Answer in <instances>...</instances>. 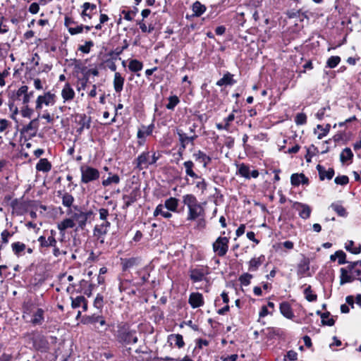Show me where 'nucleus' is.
I'll return each mask as SVG.
<instances>
[{"label":"nucleus","instance_id":"nucleus-58","mask_svg":"<svg viewBox=\"0 0 361 361\" xmlns=\"http://www.w3.org/2000/svg\"><path fill=\"white\" fill-rule=\"evenodd\" d=\"M8 107L11 111H12L11 118L16 120V115L18 113V107L14 105L13 101H10L8 102Z\"/></svg>","mask_w":361,"mask_h":361},{"label":"nucleus","instance_id":"nucleus-38","mask_svg":"<svg viewBox=\"0 0 361 361\" xmlns=\"http://www.w3.org/2000/svg\"><path fill=\"white\" fill-rule=\"evenodd\" d=\"M332 209L336 212L338 216L345 217L347 216V212L345 209L338 203H332L331 204Z\"/></svg>","mask_w":361,"mask_h":361},{"label":"nucleus","instance_id":"nucleus-1","mask_svg":"<svg viewBox=\"0 0 361 361\" xmlns=\"http://www.w3.org/2000/svg\"><path fill=\"white\" fill-rule=\"evenodd\" d=\"M183 203L187 206L188 209V221H195L199 218H204V209L202 205L198 202L194 195L188 194L184 195L183 197Z\"/></svg>","mask_w":361,"mask_h":361},{"label":"nucleus","instance_id":"nucleus-24","mask_svg":"<svg viewBox=\"0 0 361 361\" xmlns=\"http://www.w3.org/2000/svg\"><path fill=\"white\" fill-rule=\"evenodd\" d=\"M233 75L229 72L225 73L222 78L216 82L217 86H223V85H232L235 83V80L233 78Z\"/></svg>","mask_w":361,"mask_h":361},{"label":"nucleus","instance_id":"nucleus-51","mask_svg":"<svg viewBox=\"0 0 361 361\" xmlns=\"http://www.w3.org/2000/svg\"><path fill=\"white\" fill-rule=\"evenodd\" d=\"M295 122L297 125H303L307 122V116L303 113L298 114L295 118Z\"/></svg>","mask_w":361,"mask_h":361},{"label":"nucleus","instance_id":"nucleus-41","mask_svg":"<svg viewBox=\"0 0 361 361\" xmlns=\"http://www.w3.org/2000/svg\"><path fill=\"white\" fill-rule=\"evenodd\" d=\"M123 200L125 202L123 208L126 209L136 201V197L135 195L133 194L129 195H123Z\"/></svg>","mask_w":361,"mask_h":361},{"label":"nucleus","instance_id":"nucleus-6","mask_svg":"<svg viewBox=\"0 0 361 361\" xmlns=\"http://www.w3.org/2000/svg\"><path fill=\"white\" fill-rule=\"evenodd\" d=\"M109 231V228L102 226L100 225H96L93 229V237L95 238L96 245L101 246L105 243V237Z\"/></svg>","mask_w":361,"mask_h":361},{"label":"nucleus","instance_id":"nucleus-47","mask_svg":"<svg viewBox=\"0 0 361 361\" xmlns=\"http://www.w3.org/2000/svg\"><path fill=\"white\" fill-rule=\"evenodd\" d=\"M120 181V178L118 175H114L111 177H109L106 180H104L102 181V185L104 186H108L111 185V183H116L118 184Z\"/></svg>","mask_w":361,"mask_h":361},{"label":"nucleus","instance_id":"nucleus-19","mask_svg":"<svg viewBox=\"0 0 361 361\" xmlns=\"http://www.w3.org/2000/svg\"><path fill=\"white\" fill-rule=\"evenodd\" d=\"M125 79L121 76V73L116 72L114 78V88L118 93L121 92L123 87Z\"/></svg>","mask_w":361,"mask_h":361},{"label":"nucleus","instance_id":"nucleus-26","mask_svg":"<svg viewBox=\"0 0 361 361\" xmlns=\"http://www.w3.org/2000/svg\"><path fill=\"white\" fill-rule=\"evenodd\" d=\"M38 242L42 247H49L54 246V244L56 243V240L53 235H50L47 238L42 235L38 238Z\"/></svg>","mask_w":361,"mask_h":361},{"label":"nucleus","instance_id":"nucleus-8","mask_svg":"<svg viewBox=\"0 0 361 361\" xmlns=\"http://www.w3.org/2000/svg\"><path fill=\"white\" fill-rule=\"evenodd\" d=\"M55 98L56 95L50 92H47L43 95L38 96L36 100V109H41L42 104H45L47 106L54 104L55 103Z\"/></svg>","mask_w":361,"mask_h":361},{"label":"nucleus","instance_id":"nucleus-56","mask_svg":"<svg viewBox=\"0 0 361 361\" xmlns=\"http://www.w3.org/2000/svg\"><path fill=\"white\" fill-rule=\"evenodd\" d=\"M12 236V233H11L8 230H4L1 233V243L7 244L8 243V238Z\"/></svg>","mask_w":361,"mask_h":361},{"label":"nucleus","instance_id":"nucleus-44","mask_svg":"<svg viewBox=\"0 0 361 361\" xmlns=\"http://www.w3.org/2000/svg\"><path fill=\"white\" fill-rule=\"evenodd\" d=\"M171 340H172L175 345H177L179 348L183 347L185 345L183 336L180 334L171 335Z\"/></svg>","mask_w":361,"mask_h":361},{"label":"nucleus","instance_id":"nucleus-42","mask_svg":"<svg viewBox=\"0 0 361 361\" xmlns=\"http://www.w3.org/2000/svg\"><path fill=\"white\" fill-rule=\"evenodd\" d=\"M180 102L178 97L176 95H173L169 97V103L166 107L169 110H173L176 106Z\"/></svg>","mask_w":361,"mask_h":361},{"label":"nucleus","instance_id":"nucleus-7","mask_svg":"<svg viewBox=\"0 0 361 361\" xmlns=\"http://www.w3.org/2000/svg\"><path fill=\"white\" fill-rule=\"evenodd\" d=\"M135 167L140 170L147 169L150 164V155L147 151L142 152L137 159H135Z\"/></svg>","mask_w":361,"mask_h":361},{"label":"nucleus","instance_id":"nucleus-11","mask_svg":"<svg viewBox=\"0 0 361 361\" xmlns=\"http://www.w3.org/2000/svg\"><path fill=\"white\" fill-rule=\"evenodd\" d=\"M293 207L298 211L300 218L307 219L310 216L312 209L309 205L295 202L293 203Z\"/></svg>","mask_w":361,"mask_h":361},{"label":"nucleus","instance_id":"nucleus-31","mask_svg":"<svg viewBox=\"0 0 361 361\" xmlns=\"http://www.w3.org/2000/svg\"><path fill=\"white\" fill-rule=\"evenodd\" d=\"M264 257L263 255L257 258H252L249 262V270L251 271H256L259 267L262 264Z\"/></svg>","mask_w":361,"mask_h":361},{"label":"nucleus","instance_id":"nucleus-53","mask_svg":"<svg viewBox=\"0 0 361 361\" xmlns=\"http://www.w3.org/2000/svg\"><path fill=\"white\" fill-rule=\"evenodd\" d=\"M334 182L338 185H345L349 182V178L347 176H339L334 179Z\"/></svg>","mask_w":361,"mask_h":361},{"label":"nucleus","instance_id":"nucleus-61","mask_svg":"<svg viewBox=\"0 0 361 361\" xmlns=\"http://www.w3.org/2000/svg\"><path fill=\"white\" fill-rule=\"evenodd\" d=\"M51 247H53V255L56 257H59L61 255H66V251H63V250H61L60 248L57 246V243L54 244V246H51Z\"/></svg>","mask_w":361,"mask_h":361},{"label":"nucleus","instance_id":"nucleus-18","mask_svg":"<svg viewBox=\"0 0 361 361\" xmlns=\"http://www.w3.org/2000/svg\"><path fill=\"white\" fill-rule=\"evenodd\" d=\"M290 182L293 185L298 186L300 184H307L308 178L303 173H293L290 177Z\"/></svg>","mask_w":361,"mask_h":361},{"label":"nucleus","instance_id":"nucleus-39","mask_svg":"<svg viewBox=\"0 0 361 361\" xmlns=\"http://www.w3.org/2000/svg\"><path fill=\"white\" fill-rule=\"evenodd\" d=\"M11 247L15 255H20V254L25 250L26 246L23 243L16 242L11 245Z\"/></svg>","mask_w":361,"mask_h":361},{"label":"nucleus","instance_id":"nucleus-33","mask_svg":"<svg viewBox=\"0 0 361 361\" xmlns=\"http://www.w3.org/2000/svg\"><path fill=\"white\" fill-rule=\"evenodd\" d=\"M206 11V6L202 4L200 1H197L192 4V11L194 13V16H200L202 15Z\"/></svg>","mask_w":361,"mask_h":361},{"label":"nucleus","instance_id":"nucleus-45","mask_svg":"<svg viewBox=\"0 0 361 361\" xmlns=\"http://www.w3.org/2000/svg\"><path fill=\"white\" fill-rule=\"evenodd\" d=\"M341 61V58L338 56H331L326 62L327 66L330 68H335Z\"/></svg>","mask_w":361,"mask_h":361},{"label":"nucleus","instance_id":"nucleus-25","mask_svg":"<svg viewBox=\"0 0 361 361\" xmlns=\"http://www.w3.org/2000/svg\"><path fill=\"white\" fill-rule=\"evenodd\" d=\"M193 157L197 161H200L203 163V167L206 168L209 163L212 161L210 157L207 156L205 153L201 150L197 151L193 154Z\"/></svg>","mask_w":361,"mask_h":361},{"label":"nucleus","instance_id":"nucleus-62","mask_svg":"<svg viewBox=\"0 0 361 361\" xmlns=\"http://www.w3.org/2000/svg\"><path fill=\"white\" fill-rule=\"evenodd\" d=\"M196 188L201 190L202 192H204L207 190V183L204 178H201V180L196 183Z\"/></svg>","mask_w":361,"mask_h":361},{"label":"nucleus","instance_id":"nucleus-10","mask_svg":"<svg viewBox=\"0 0 361 361\" xmlns=\"http://www.w3.org/2000/svg\"><path fill=\"white\" fill-rule=\"evenodd\" d=\"M237 174L247 179H250L251 177L256 178L259 176V171L253 170L250 172L249 166L241 164L238 166Z\"/></svg>","mask_w":361,"mask_h":361},{"label":"nucleus","instance_id":"nucleus-35","mask_svg":"<svg viewBox=\"0 0 361 361\" xmlns=\"http://www.w3.org/2000/svg\"><path fill=\"white\" fill-rule=\"evenodd\" d=\"M143 68V64L141 61L137 59H132L128 64V68L132 72H138Z\"/></svg>","mask_w":361,"mask_h":361},{"label":"nucleus","instance_id":"nucleus-63","mask_svg":"<svg viewBox=\"0 0 361 361\" xmlns=\"http://www.w3.org/2000/svg\"><path fill=\"white\" fill-rule=\"evenodd\" d=\"M83 29H84V26L81 25H78L75 27H69L68 31L71 35H76V34L82 32Z\"/></svg>","mask_w":361,"mask_h":361},{"label":"nucleus","instance_id":"nucleus-12","mask_svg":"<svg viewBox=\"0 0 361 361\" xmlns=\"http://www.w3.org/2000/svg\"><path fill=\"white\" fill-rule=\"evenodd\" d=\"M309 270L310 259L303 255L297 266V274L299 276L302 277L308 272Z\"/></svg>","mask_w":361,"mask_h":361},{"label":"nucleus","instance_id":"nucleus-46","mask_svg":"<svg viewBox=\"0 0 361 361\" xmlns=\"http://www.w3.org/2000/svg\"><path fill=\"white\" fill-rule=\"evenodd\" d=\"M71 306L74 309L79 307L81 305H82V302H84L85 301V297L82 295L78 296L75 298L71 297Z\"/></svg>","mask_w":361,"mask_h":361},{"label":"nucleus","instance_id":"nucleus-30","mask_svg":"<svg viewBox=\"0 0 361 361\" xmlns=\"http://www.w3.org/2000/svg\"><path fill=\"white\" fill-rule=\"evenodd\" d=\"M51 169V164L47 159H41L36 165V169L39 171L48 172Z\"/></svg>","mask_w":361,"mask_h":361},{"label":"nucleus","instance_id":"nucleus-28","mask_svg":"<svg viewBox=\"0 0 361 361\" xmlns=\"http://www.w3.org/2000/svg\"><path fill=\"white\" fill-rule=\"evenodd\" d=\"M183 166L185 169V173L187 176L192 178H201L194 171L195 166L194 163L192 161H186L183 163Z\"/></svg>","mask_w":361,"mask_h":361},{"label":"nucleus","instance_id":"nucleus-20","mask_svg":"<svg viewBox=\"0 0 361 361\" xmlns=\"http://www.w3.org/2000/svg\"><path fill=\"white\" fill-rule=\"evenodd\" d=\"M75 226V223L74 222L72 216H71L70 218H66L60 223H59L57 225V228L61 232H62L68 228H73Z\"/></svg>","mask_w":361,"mask_h":361},{"label":"nucleus","instance_id":"nucleus-3","mask_svg":"<svg viewBox=\"0 0 361 361\" xmlns=\"http://www.w3.org/2000/svg\"><path fill=\"white\" fill-rule=\"evenodd\" d=\"M75 212H73L71 209L67 212L68 215H71L74 222L78 224V226L80 229H84L86 226L87 220L93 215V212L90 210L87 212H82L78 207H75Z\"/></svg>","mask_w":361,"mask_h":361},{"label":"nucleus","instance_id":"nucleus-57","mask_svg":"<svg viewBox=\"0 0 361 361\" xmlns=\"http://www.w3.org/2000/svg\"><path fill=\"white\" fill-rule=\"evenodd\" d=\"M28 87L26 85L21 86L16 92V94H13L16 97V99H20V97L23 96L24 97L25 94L27 91Z\"/></svg>","mask_w":361,"mask_h":361},{"label":"nucleus","instance_id":"nucleus-34","mask_svg":"<svg viewBox=\"0 0 361 361\" xmlns=\"http://www.w3.org/2000/svg\"><path fill=\"white\" fill-rule=\"evenodd\" d=\"M353 158V153L350 148L345 147L340 154V160L342 163L352 160Z\"/></svg>","mask_w":361,"mask_h":361},{"label":"nucleus","instance_id":"nucleus-60","mask_svg":"<svg viewBox=\"0 0 361 361\" xmlns=\"http://www.w3.org/2000/svg\"><path fill=\"white\" fill-rule=\"evenodd\" d=\"M330 127L331 126L329 124H327L325 128H323L321 125H317V128L322 131V133L318 135V139H322L324 137L329 133Z\"/></svg>","mask_w":361,"mask_h":361},{"label":"nucleus","instance_id":"nucleus-43","mask_svg":"<svg viewBox=\"0 0 361 361\" xmlns=\"http://www.w3.org/2000/svg\"><path fill=\"white\" fill-rule=\"evenodd\" d=\"M304 294L305 295V298L309 302H313L315 301L317 298V296L316 294L312 293V290L311 289V286H308L304 290Z\"/></svg>","mask_w":361,"mask_h":361},{"label":"nucleus","instance_id":"nucleus-17","mask_svg":"<svg viewBox=\"0 0 361 361\" xmlns=\"http://www.w3.org/2000/svg\"><path fill=\"white\" fill-rule=\"evenodd\" d=\"M317 169L319 175V178L322 180H324V178L331 180L334 176V170L332 168H329L328 171H326L324 166L318 164L317 166Z\"/></svg>","mask_w":361,"mask_h":361},{"label":"nucleus","instance_id":"nucleus-36","mask_svg":"<svg viewBox=\"0 0 361 361\" xmlns=\"http://www.w3.org/2000/svg\"><path fill=\"white\" fill-rule=\"evenodd\" d=\"M164 207H165L164 205L161 204H159L154 212V216H157L158 215H161L163 217L166 219L171 217L172 214L169 211L164 210Z\"/></svg>","mask_w":361,"mask_h":361},{"label":"nucleus","instance_id":"nucleus-27","mask_svg":"<svg viewBox=\"0 0 361 361\" xmlns=\"http://www.w3.org/2000/svg\"><path fill=\"white\" fill-rule=\"evenodd\" d=\"M154 129V125L151 124L148 126H142L137 131V137L139 139H145L147 135H150L152 133Z\"/></svg>","mask_w":361,"mask_h":361},{"label":"nucleus","instance_id":"nucleus-21","mask_svg":"<svg viewBox=\"0 0 361 361\" xmlns=\"http://www.w3.org/2000/svg\"><path fill=\"white\" fill-rule=\"evenodd\" d=\"M79 118L80 120L78 121V123L80 127L78 129L77 131L79 133H81L84 128L88 129L90 128L91 118L87 116L85 114H80Z\"/></svg>","mask_w":361,"mask_h":361},{"label":"nucleus","instance_id":"nucleus-29","mask_svg":"<svg viewBox=\"0 0 361 361\" xmlns=\"http://www.w3.org/2000/svg\"><path fill=\"white\" fill-rule=\"evenodd\" d=\"M59 196L61 195L62 204L66 207H71L74 202V197L68 192L62 193L61 191H58Z\"/></svg>","mask_w":361,"mask_h":361},{"label":"nucleus","instance_id":"nucleus-4","mask_svg":"<svg viewBox=\"0 0 361 361\" xmlns=\"http://www.w3.org/2000/svg\"><path fill=\"white\" fill-rule=\"evenodd\" d=\"M81 181L84 183L97 180L99 178V172L97 169L89 166L80 167Z\"/></svg>","mask_w":361,"mask_h":361},{"label":"nucleus","instance_id":"nucleus-48","mask_svg":"<svg viewBox=\"0 0 361 361\" xmlns=\"http://www.w3.org/2000/svg\"><path fill=\"white\" fill-rule=\"evenodd\" d=\"M252 278V275L245 273L241 275L239 278L240 283L243 286H248L250 283V280Z\"/></svg>","mask_w":361,"mask_h":361},{"label":"nucleus","instance_id":"nucleus-37","mask_svg":"<svg viewBox=\"0 0 361 361\" xmlns=\"http://www.w3.org/2000/svg\"><path fill=\"white\" fill-rule=\"evenodd\" d=\"M177 135H178V140L180 143V149L184 150L186 147V145L188 142L187 135L181 130H176Z\"/></svg>","mask_w":361,"mask_h":361},{"label":"nucleus","instance_id":"nucleus-59","mask_svg":"<svg viewBox=\"0 0 361 361\" xmlns=\"http://www.w3.org/2000/svg\"><path fill=\"white\" fill-rule=\"evenodd\" d=\"M327 111H330V106H326L325 107H323L322 109H320L317 113L316 114V117L317 118H318L319 120H322L326 114V112Z\"/></svg>","mask_w":361,"mask_h":361},{"label":"nucleus","instance_id":"nucleus-16","mask_svg":"<svg viewBox=\"0 0 361 361\" xmlns=\"http://www.w3.org/2000/svg\"><path fill=\"white\" fill-rule=\"evenodd\" d=\"M121 264L122 265V269L123 271H126L134 266H137L139 264L140 259L138 257H131L128 259H121Z\"/></svg>","mask_w":361,"mask_h":361},{"label":"nucleus","instance_id":"nucleus-5","mask_svg":"<svg viewBox=\"0 0 361 361\" xmlns=\"http://www.w3.org/2000/svg\"><path fill=\"white\" fill-rule=\"evenodd\" d=\"M228 243L227 237H219L212 245L214 252L219 257L225 256L228 250Z\"/></svg>","mask_w":361,"mask_h":361},{"label":"nucleus","instance_id":"nucleus-55","mask_svg":"<svg viewBox=\"0 0 361 361\" xmlns=\"http://www.w3.org/2000/svg\"><path fill=\"white\" fill-rule=\"evenodd\" d=\"M336 257L338 258V262L339 264H344L347 263L345 260L346 255L342 250H338L336 252Z\"/></svg>","mask_w":361,"mask_h":361},{"label":"nucleus","instance_id":"nucleus-13","mask_svg":"<svg viewBox=\"0 0 361 361\" xmlns=\"http://www.w3.org/2000/svg\"><path fill=\"white\" fill-rule=\"evenodd\" d=\"M188 302L192 308H197L202 306L204 305L202 294L200 293H192L190 295Z\"/></svg>","mask_w":361,"mask_h":361},{"label":"nucleus","instance_id":"nucleus-23","mask_svg":"<svg viewBox=\"0 0 361 361\" xmlns=\"http://www.w3.org/2000/svg\"><path fill=\"white\" fill-rule=\"evenodd\" d=\"M355 280V276L353 273L348 274V271L345 268L341 269L340 284L343 285L346 283H350Z\"/></svg>","mask_w":361,"mask_h":361},{"label":"nucleus","instance_id":"nucleus-52","mask_svg":"<svg viewBox=\"0 0 361 361\" xmlns=\"http://www.w3.org/2000/svg\"><path fill=\"white\" fill-rule=\"evenodd\" d=\"M137 25L140 26V30L142 32L151 33L154 30V27L151 25L147 27L145 23L143 22V20L139 21Z\"/></svg>","mask_w":361,"mask_h":361},{"label":"nucleus","instance_id":"nucleus-50","mask_svg":"<svg viewBox=\"0 0 361 361\" xmlns=\"http://www.w3.org/2000/svg\"><path fill=\"white\" fill-rule=\"evenodd\" d=\"M354 243L350 240L345 245V249L353 254H358L360 252V247H353Z\"/></svg>","mask_w":361,"mask_h":361},{"label":"nucleus","instance_id":"nucleus-22","mask_svg":"<svg viewBox=\"0 0 361 361\" xmlns=\"http://www.w3.org/2000/svg\"><path fill=\"white\" fill-rule=\"evenodd\" d=\"M280 312L288 319H292L294 317L290 305L288 302H283L280 304Z\"/></svg>","mask_w":361,"mask_h":361},{"label":"nucleus","instance_id":"nucleus-15","mask_svg":"<svg viewBox=\"0 0 361 361\" xmlns=\"http://www.w3.org/2000/svg\"><path fill=\"white\" fill-rule=\"evenodd\" d=\"M44 310L42 308H37L36 311L33 312L32 318L30 322L32 325H42L44 320Z\"/></svg>","mask_w":361,"mask_h":361},{"label":"nucleus","instance_id":"nucleus-9","mask_svg":"<svg viewBox=\"0 0 361 361\" xmlns=\"http://www.w3.org/2000/svg\"><path fill=\"white\" fill-rule=\"evenodd\" d=\"M209 274L207 267L196 268L190 271V278L193 282H200L204 279V276Z\"/></svg>","mask_w":361,"mask_h":361},{"label":"nucleus","instance_id":"nucleus-14","mask_svg":"<svg viewBox=\"0 0 361 361\" xmlns=\"http://www.w3.org/2000/svg\"><path fill=\"white\" fill-rule=\"evenodd\" d=\"M75 92L69 83H66L61 90L63 102L72 101L75 97Z\"/></svg>","mask_w":361,"mask_h":361},{"label":"nucleus","instance_id":"nucleus-32","mask_svg":"<svg viewBox=\"0 0 361 361\" xmlns=\"http://www.w3.org/2000/svg\"><path fill=\"white\" fill-rule=\"evenodd\" d=\"M178 205V200L176 197H170L165 201L164 207L170 211L176 212Z\"/></svg>","mask_w":361,"mask_h":361},{"label":"nucleus","instance_id":"nucleus-54","mask_svg":"<svg viewBox=\"0 0 361 361\" xmlns=\"http://www.w3.org/2000/svg\"><path fill=\"white\" fill-rule=\"evenodd\" d=\"M104 305V298L102 295L98 294L94 299V306L98 310H101Z\"/></svg>","mask_w":361,"mask_h":361},{"label":"nucleus","instance_id":"nucleus-2","mask_svg":"<svg viewBox=\"0 0 361 361\" xmlns=\"http://www.w3.org/2000/svg\"><path fill=\"white\" fill-rule=\"evenodd\" d=\"M116 336L118 341L124 345L136 343L138 341L135 331L130 330L126 324H121L118 326Z\"/></svg>","mask_w":361,"mask_h":361},{"label":"nucleus","instance_id":"nucleus-49","mask_svg":"<svg viewBox=\"0 0 361 361\" xmlns=\"http://www.w3.org/2000/svg\"><path fill=\"white\" fill-rule=\"evenodd\" d=\"M94 43L92 41H87L84 45L80 46L78 50L82 53L88 54L90 51V49L93 47Z\"/></svg>","mask_w":361,"mask_h":361},{"label":"nucleus","instance_id":"nucleus-64","mask_svg":"<svg viewBox=\"0 0 361 361\" xmlns=\"http://www.w3.org/2000/svg\"><path fill=\"white\" fill-rule=\"evenodd\" d=\"M99 219L102 221H106L107 219L108 216L109 215V211L106 209L101 208L99 209Z\"/></svg>","mask_w":361,"mask_h":361},{"label":"nucleus","instance_id":"nucleus-40","mask_svg":"<svg viewBox=\"0 0 361 361\" xmlns=\"http://www.w3.org/2000/svg\"><path fill=\"white\" fill-rule=\"evenodd\" d=\"M330 313L329 312L321 314L322 323L323 325L331 326L334 324L335 320L329 318Z\"/></svg>","mask_w":361,"mask_h":361}]
</instances>
